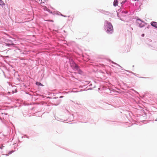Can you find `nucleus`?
<instances>
[{"label": "nucleus", "instance_id": "2", "mask_svg": "<svg viewBox=\"0 0 157 157\" xmlns=\"http://www.w3.org/2000/svg\"><path fill=\"white\" fill-rule=\"evenodd\" d=\"M72 65H71V67H73V68L75 70H76L79 71V69L78 66L73 61H72Z\"/></svg>", "mask_w": 157, "mask_h": 157}, {"label": "nucleus", "instance_id": "9", "mask_svg": "<svg viewBox=\"0 0 157 157\" xmlns=\"http://www.w3.org/2000/svg\"><path fill=\"white\" fill-rule=\"evenodd\" d=\"M144 34H142V36H144Z\"/></svg>", "mask_w": 157, "mask_h": 157}, {"label": "nucleus", "instance_id": "10", "mask_svg": "<svg viewBox=\"0 0 157 157\" xmlns=\"http://www.w3.org/2000/svg\"><path fill=\"white\" fill-rule=\"evenodd\" d=\"M124 2H122L121 3L122 4H124Z\"/></svg>", "mask_w": 157, "mask_h": 157}, {"label": "nucleus", "instance_id": "4", "mask_svg": "<svg viewBox=\"0 0 157 157\" xmlns=\"http://www.w3.org/2000/svg\"><path fill=\"white\" fill-rule=\"evenodd\" d=\"M118 3V0H114V1L113 2V5L116 6L117 5Z\"/></svg>", "mask_w": 157, "mask_h": 157}, {"label": "nucleus", "instance_id": "8", "mask_svg": "<svg viewBox=\"0 0 157 157\" xmlns=\"http://www.w3.org/2000/svg\"><path fill=\"white\" fill-rule=\"evenodd\" d=\"M44 9L45 10H47L48 8H47L46 7H44Z\"/></svg>", "mask_w": 157, "mask_h": 157}, {"label": "nucleus", "instance_id": "5", "mask_svg": "<svg viewBox=\"0 0 157 157\" xmlns=\"http://www.w3.org/2000/svg\"><path fill=\"white\" fill-rule=\"evenodd\" d=\"M5 4L4 2L2 0H0V5L2 6L3 5H4Z\"/></svg>", "mask_w": 157, "mask_h": 157}, {"label": "nucleus", "instance_id": "6", "mask_svg": "<svg viewBox=\"0 0 157 157\" xmlns=\"http://www.w3.org/2000/svg\"><path fill=\"white\" fill-rule=\"evenodd\" d=\"M36 84L37 85H41L43 86V85L40 82H36Z\"/></svg>", "mask_w": 157, "mask_h": 157}, {"label": "nucleus", "instance_id": "3", "mask_svg": "<svg viewBox=\"0 0 157 157\" xmlns=\"http://www.w3.org/2000/svg\"><path fill=\"white\" fill-rule=\"evenodd\" d=\"M151 24L152 26L157 28V22L155 21H152L151 22Z\"/></svg>", "mask_w": 157, "mask_h": 157}, {"label": "nucleus", "instance_id": "1", "mask_svg": "<svg viewBox=\"0 0 157 157\" xmlns=\"http://www.w3.org/2000/svg\"><path fill=\"white\" fill-rule=\"evenodd\" d=\"M113 27L110 23H108L107 27V33H111L113 32Z\"/></svg>", "mask_w": 157, "mask_h": 157}, {"label": "nucleus", "instance_id": "7", "mask_svg": "<svg viewBox=\"0 0 157 157\" xmlns=\"http://www.w3.org/2000/svg\"><path fill=\"white\" fill-rule=\"evenodd\" d=\"M46 21H51V22H54V21L52 20H46Z\"/></svg>", "mask_w": 157, "mask_h": 157}]
</instances>
